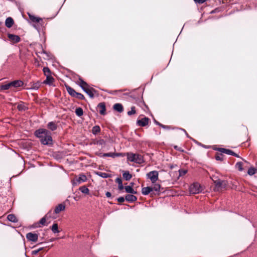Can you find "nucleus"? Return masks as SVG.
<instances>
[{"mask_svg":"<svg viewBox=\"0 0 257 257\" xmlns=\"http://www.w3.org/2000/svg\"><path fill=\"white\" fill-rule=\"evenodd\" d=\"M36 136L40 139L43 145H49L52 141L51 133L45 129H39L35 132Z\"/></svg>","mask_w":257,"mask_h":257,"instance_id":"obj_1","label":"nucleus"},{"mask_svg":"<svg viewBox=\"0 0 257 257\" xmlns=\"http://www.w3.org/2000/svg\"><path fill=\"white\" fill-rule=\"evenodd\" d=\"M79 85L82 89L90 96L91 98H93L94 92L96 91L93 88L90 87L88 84L84 81L82 79H79Z\"/></svg>","mask_w":257,"mask_h":257,"instance_id":"obj_2","label":"nucleus"},{"mask_svg":"<svg viewBox=\"0 0 257 257\" xmlns=\"http://www.w3.org/2000/svg\"><path fill=\"white\" fill-rule=\"evenodd\" d=\"M126 155L127 160L131 162L138 164H141L143 162L142 156L138 154L127 153Z\"/></svg>","mask_w":257,"mask_h":257,"instance_id":"obj_3","label":"nucleus"},{"mask_svg":"<svg viewBox=\"0 0 257 257\" xmlns=\"http://www.w3.org/2000/svg\"><path fill=\"white\" fill-rule=\"evenodd\" d=\"M86 180V176L83 174H81L79 176L75 177V178L72 180V183L73 186H76L85 182Z\"/></svg>","mask_w":257,"mask_h":257,"instance_id":"obj_4","label":"nucleus"},{"mask_svg":"<svg viewBox=\"0 0 257 257\" xmlns=\"http://www.w3.org/2000/svg\"><path fill=\"white\" fill-rule=\"evenodd\" d=\"M200 185L198 183H194L190 186L189 191L192 194H198L202 191Z\"/></svg>","mask_w":257,"mask_h":257,"instance_id":"obj_5","label":"nucleus"},{"mask_svg":"<svg viewBox=\"0 0 257 257\" xmlns=\"http://www.w3.org/2000/svg\"><path fill=\"white\" fill-rule=\"evenodd\" d=\"M159 173L157 171H153L147 174V177L150 179L153 184L158 180Z\"/></svg>","mask_w":257,"mask_h":257,"instance_id":"obj_6","label":"nucleus"},{"mask_svg":"<svg viewBox=\"0 0 257 257\" xmlns=\"http://www.w3.org/2000/svg\"><path fill=\"white\" fill-rule=\"evenodd\" d=\"M215 187L214 190L216 191H219L222 188H225L227 185V183L225 181H221L217 180L214 181Z\"/></svg>","mask_w":257,"mask_h":257,"instance_id":"obj_7","label":"nucleus"},{"mask_svg":"<svg viewBox=\"0 0 257 257\" xmlns=\"http://www.w3.org/2000/svg\"><path fill=\"white\" fill-rule=\"evenodd\" d=\"M26 238L30 241L36 242L38 239V235L36 233L29 232L26 234Z\"/></svg>","mask_w":257,"mask_h":257,"instance_id":"obj_8","label":"nucleus"},{"mask_svg":"<svg viewBox=\"0 0 257 257\" xmlns=\"http://www.w3.org/2000/svg\"><path fill=\"white\" fill-rule=\"evenodd\" d=\"M8 38L9 40L13 43H18L20 41V38L17 35L9 34Z\"/></svg>","mask_w":257,"mask_h":257,"instance_id":"obj_9","label":"nucleus"},{"mask_svg":"<svg viewBox=\"0 0 257 257\" xmlns=\"http://www.w3.org/2000/svg\"><path fill=\"white\" fill-rule=\"evenodd\" d=\"M149 119L148 117H144L142 119L138 120L137 121V124L139 126H145L147 125L149 123Z\"/></svg>","mask_w":257,"mask_h":257,"instance_id":"obj_10","label":"nucleus"},{"mask_svg":"<svg viewBox=\"0 0 257 257\" xmlns=\"http://www.w3.org/2000/svg\"><path fill=\"white\" fill-rule=\"evenodd\" d=\"M98 108L99 109V112L101 114L104 115L105 114V105L104 103H100L98 106Z\"/></svg>","mask_w":257,"mask_h":257,"instance_id":"obj_11","label":"nucleus"},{"mask_svg":"<svg viewBox=\"0 0 257 257\" xmlns=\"http://www.w3.org/2000/svg\"><path fill=\"white\" fill-rule=\"evenodd\" d=\"M113 108L115 110L119 112H121L123 110V106L120 103H115L114 104Z\"/></svg>","mask_w":257,"mask_h":257,"instance_id":"obj_12","label":"nucleus"},{"mask_svg":"<svg viewBox=\"0 0 257 257\" xmlns=\"http://www.w3.org/2000/svg\"><path fill=\"white\" fill-rule=\"evenodd\" d=\"M125 199L126 201H127L128 202H133L136 201L137 199V198L135 196L133 195V194H128V195H126Z\"/></svg>","mask_w":257,"mask_h":257,"instance_id":"obj_13","label":"nucleus"},{"mask_svg":"<svg viewBox=\"0 0 257 257\" xmlns=\"http://www.w3.org/2000/svg\"><path fill=\"white\" fill-rule=\"evenodd\" d=\"M14 24V21L13 19L9 17L8 18L5 22V25L8 28H11L12 27V26Z\"/></svg>","mask_w":257,"mask_h":257,"instance_id":"obj_14","label":"nucleus"},{"mask_svg":"<svg viewBox=\"0 0 257 257\" xmlns=\"http://www.w3.org/2000/svg\"><path fill=\"white\" fill-rule=\"evenodd\" d=\"M65 206L62 204H60L57 206L56 207V208L55 209V213L58 214L59 212H60L61 211L65 210Z\"/></svg>","mask_w":257,"mask_h":257,"instance_id":"obj_15","label":"nucleus"},{"mask_svg":"<svg viewBox=\"0 0 257 257\" xmlns=\"http://www.w3.org/2000/svg\"><path fill=\"white\" fill-rule=\"evenodd\" d=\"M12 87L17 88L22 86L23 84V82L21 80H16L11 82Z\"/></svg>","mask_w":257,"mask_h":257,"instance_id":"obj_16","label":"nucleus"},{"mask_svg":"<svg viewBox=\"0 0 257 257\" xmlns=\"http://www.w3.org/2000/svg\"><path fill=\"white\" fill-rule=\"evenodd\" d=\"M66 88L69 94L71 95L72 96L75 97L77 93L75 90L69 86H66Z\"/></svg>","mask_w":257,"mask_h":257,"instance_id":"obj_17","label":"nucleus"},{"mask_svg":"<svg viewBox=\"0 0 257 257\" xmlns=\"http://www.w3.org/2000/svg\"><path fill=\"white\" fill-rule=\"evenodd\" d=\"M151 192H152L151 187H144L142 189V193L144 195H148Z\"/></svg>","mask_w":257,"mask_h":257,"instance_id":"obj_18","label":"nucleus"},{"mask_svg":"<svg viewBox=\"0 0 257 257\" xmlns=\"http://www.w3.org/2000/svg\"><path fill=\"white\" fill-rule=\"evenodd\" d=\"M219 151L221 153H225L226 154L230 155H233V154H234V153L232 151L230 150L229 149H226L224 148H220L219 149Z\"/></svg>","mask_w":257,"mask_h":257,"instance_id":"obj_19","label":"nucleus"},{"mask_svg":"<svg viewBox=\"0 0 257 257\" xmlns=\"http://www.w3.org/2000/svg\"><path fill=\"white\" fill-rule=\"evenodd\" d=\"M54 81V78L50 75L46 76V79L44 81V83L51 85Z\"/></svg>","mask_w":257,"mask_h":257,"instance_id":"obj_20","label":"nucleus"},{"mask_svg":"<svg viewBox=\"0 0 257 257\" xmlns=\"http://www.w3.org/2000/svg\"><path fill=\"white\" fill-rule=\"evenodd\" d=\"M123 177L126 180L128 181L130 180L132 177V175L129 173L128 171H123V173L122 174Z\"/></svg>","mask_w":257,"mask_h":257,"instance_id":"obj_21","label":"nucleus"},{"mask_svg":"<svg viewBox=\"0 0 257 257\" xmlns=\"http://www.w3.org/2000/svg\"><path fill=\"white\" fill-rule=\"evenodd\" d=\"M48 127L51 131H55L57 129V126L55 122L52 121L48 124Z\"/></svg>","mask_w":257,"mask_h":257,"instance_id":"obj_22","label":"nucleus"},{"mask_svg":"<svg viewBox=\"0 0 257 257\" xmlns=\"http://www.w3.org/2000/svg\"><path fill=\"white\" fill-rule=\"evenodd\" d=\"M125 190L127 193H131L133 194L137 193V192L133 189L132 186H125Z\"/></svg>","mask_w":257,"mask_h":257,"instance_id":"obj_23","label":"nucleus"},{"mask_svg":"<svg viewBox=\"0 0 257 257\" xmlns=\"http://www.w3.org/2000/svg\"><path fill=\"white\" fill-rule=\"evenodd\" d=\"M29 18L33 22H37V23H38L40 21L42 20V19L40 18H38V17H36L34 16H33L32 15H30V14H29Z\"/></svg>","mask_w":257,"mask_h":257,"instance_id":"obj_24","label":"nucleus"},{"mask_svg":"<svg viewBox=\"0 0 257 257\" xmlns=\"http://www.w3.org/2000/svg\"><path fill=\"white\" fill-rule=\"evenodd\" d=\"M7 218L9 221L13 222H16L18 221L16 217L14 214H9Z\"/></svg>","mask_w":257,"mask_h":257,"instance_id":"obj_25","label":"nucleus"},{"mask_svg":"<svg viewBox=\"0 0 257 257\" xmlns=\"http://www.w3.org/2000/svg\"><path fill=\"white\" fill-rule=\"evenodd\" d=\"M79 190L81 192L85 194H88L89 192V189L85 186H83L79 188Z\"/></svg>","mask_w":257,"mask_h":257,"instance_id":"obj_26","label":"nucleus"},{"mask_svg":"<svg viewBox=\"0 0 257 257\" xmlns=\"http://www.w3.org/2000/svg\"><path fill=\"white\" fill-rule=\"evenodd\" d=\"M115 182L118 184V189L120 190L123 189V186L122 183L121 179L119 178H117L115 180Z\"/></svg>","mask_w":257,"mask_h":257,"instance_id":"obj_27","label":"nucleus"},{"mask_svg":"<svg viewBox=\"0 0 257 257\" xmlns=\"http://www.w3.org/2000/svg\"><path fill=\"white\" fill-rule=\"evenodd\" d=\"M105 141L103 140H99L98 141H96L94 144L100 146L101 148H103L105 146Z\"/></svg>","mask_w":257,"mask_h":257,"instance_id":"obj_28","label":"nucleus"},{"mask_svg":"<svg viewBox=\"0 0 257 257\" xmlns=\"http://www.w3.org/2000/svg\"><path fill=\"white\" fill-rule=\"evenodd\" d=\"M243 166V163L241 162H237L235 165V167L239 171H241L243 170L242 166Z\"/></svg>","mask_w":257,"mask_h":257,"instance_id":"obj_29","label":"nucleus"},{"mask_svg":"<svg viewBox=\"0 0 257 257\" xmlns=\"http://www.w3.org/2000/svg\"><path fill=\"white\" fill-rule=\"evenodd\" d=\"M152 191H155L156 192H159L160 189V185L158 184H155L153 187H151Z\"/></svg>","mask_w":257,"mask_h":257,"instance_id":"obj_30","label":"nucleus"},{"mask_svg":"<svg viewBox=\"0 0 257 257\" xmlns=\"http://www.w3.org/2000/svg\"><path fill=\"white\" fill-rule=\"evenodd\" d=\"M11 87H12L11 82L8 83L7 84L2 85L1 86V89L2 90H7L10 88Z\"/></svg>","mask_w":257,"mask_h":257,"instance_id":"obj_31","label":"nucleus"},{"mask_svg":"<svg viewBox=\"0 0 257 257\" xmlns=\"http://www.w3.org/2000/svg\"><path fill=\"white\" fill-rule=\"evenodd\" d=\"M75 113L78 116H81L83 115V111L81 107H78L76 109Z\"/></svg>","mask_w":257,"mask_h":257,"instance_id":"obj_32","label":"nucleus"},{"mask_svg":"<svg viewBox=\"0 0 257 257\" xmlns=\"http://www.w3.org/2000/svg\"><path fill=\"white\" fill-rule=\"evenodd\" d=\"M100 131V128L99 126L95 125L93 127L92 129V132L93 134H96L97 133H99Z\"/></svg>","mask_w":257,"mask_h":257,"instance_id":"obj_33","label":"nucleus"},{"mask_svg":"<svg viewBox=\"0 0 257 257\" xmlns=\"http://www.w3.org/2000/svg\"><path fill=\"white\" fill-rule=\"evenodd\" d=\"M51 229L54 233H58L59 232L58 229V225L56 223L53 224L51 227Z\"/></svg>","mask_w":257,"mask_h":257,"instance_id":"obj_34","label":"nucleus"},{"mask_svg":"<svg viewBox=\"0 0 257 257\" xmlns=\"http://www.w3.org/2000/svg\"><path fill=\"white\" fill-rule=\"evenodd\" d=\"M256 172V169L254 168H250L248 170V171H247V174L250 175V176H251V175H254Z\"/></svg>","mask_w":257,"mask_h":257,"instance_id":"obj_35","label":"nucleus"},{"mask_svg":"<svg viewBox=\"0 0 257 257\" xmlns=\"http://www.w3.org/2000/svg\"><path fill=\"white\" fill-rule=\"evenodd\" d=\"M43 72L46 76H50V71L48 67H44L43 68Z\"/></svg>","mask_w":257,"mask_h":257,"instance_id":"obj_36","label":"nucleus"},{"mask_svg":"<svg viewBox=\"0 0 257 257\" xmlns=\"http://www.w3.org/2000/svg\"><path fill=\"white\" fill-rule=\"evenodd\" d=\"M136 113V108L135 106H133L131 107V110L127 112V114L128 115H131L135 114Z\"/></svg>","mask_w":257,"mask_h":257,"instance_id":"obj_37","label":"nucleus"},{"mask_svg":"<svg viewBox=\"0 0 257 257\" xmlns=\"http://www.w3.org/2000/svg\"><path fill=\"white\" fill-rule=\"evenodd\" d=\"M102 156L110 157L114 158L115 157V153H104L102 155Z\"/></svg>","mask_w":257,"mask_h":257,"instance_id":"obj_38","label":"nucleus"},{"mask_svg":"<svg viewBox=\"0 0 257 257\" xmlns=\"http://www.w3.org/2000/svg\"><path fill=\"white\" fill-rule=\"evenodd\" d=\"M98 174L103 178H106L109 177V175L106 173L100 172Z\"/></svg>","mask_w":257,"mask_h":257,"instance_id":"obj_39","label":"nucleus"},{"mask_svg":"<svg viewBox=\"0 0 257 257\" xmlns=\"http://www.w3.org/2000/svg\"><path fill=\"white\" fill-rule=\"evenodd\" d=\"M75 97L81 100L84 99L85 98L83 94L78 92H77Z\"/></svg>","mask_w":257,"mask_h":257,"instance_id":"obj_40","label":"nucleus"},{"mask_svg":"<svg viewBox=\"0 0 257 257\" xmlns=\"http://www.w3.org/2000/svg\"><path fill=\"white\" fill-rule=\"evenodd\" d=\"M17 108L19 110H23L25 109V106L23 104H20L18 105Z\"/></svg>","mask_w":257,"mask_h":257,"instance_id":"obj_41","label":"nucleus"},{"mask_svg":"<svg viewBox=\"0 0 257 257\" xmlns=\"http://www.w3.org/2000/svg\"><path fill=\"white\" fill-rule=\"evenodd\" d=\"M179 176H182L186 174L187 173V170H180L179 171Z\"/></svg>","mask_w":257,"mask_h":257,"instance_id":"obj_42","label":"nucleus"},{"mask_svg":"<svg viewBox=\"0 0 257 257\" xmlns=\"http://www.w3.org/2000/svg\"><path fill=\"white\" fill-rule=\"evenodd\" d=\"M46 216H44L43 218H42L40 220V223L42 225H44L46 222Z\"/></svg>","mask_w":257,"mask_h":257,"instance_id":"obj_43","label":"nucleus"},{"mask_svg":"<svg viewBox=\"0 0 257 257\" xmlns=\"http://www.w3.org/2000/svg\"><path fill=\"white\" fill-rule=\"evenodd\" d=\"M117 201L119 202H123L124 201V198L123 197H120L117 198Z\"/></svg>","mask_w":257,"mask_h":257,"instance_id":"obj_44","label":"nucleus"},{"mask_svg":"<svg viewBox=\"0 0 257 257\" xmlns=\"http://www.w3.org/2000/svg\"><path fill=\"white\" fill-rule=\"evenodd\" d=\"M216 159L217 160H222V155H218L216 156L215 157Z\"/></svg>","mask_w":257,"mask_h":257,"instance_id":"obj_45","label":"nucleus"},{"mask_svg":"<svg viewBox=\"0 0 257 257\" xmlns=\"http://www.w3.org/2000/svg\"><path fill=\"white\" fill-rule=\"evenodd\" d=\"M39 250H38L37 249L36 250H34L32 251V254H33V255H36L38 253H39Z\"/></svg>","mask_w":257,"mask_h":257,"instance_id":"obj_46","label":"nucleus"},{"mask_svg":"<svg viewBox=\"0 0 257 257\" xmlns=\"http://www.w3.org/2000/svg\"><path fill=\"white\" fill-rule=\"evenodd\" d=\"M195 2H198L200 4H202L205 2V0H194Z\"/></svg>","mask_w":257,"mask_h":257,"instance_id":"obj_47","label":"nucleus"},{"mask_svg":"<svg viewBox=\"0 0 257 257\" xmlns=\"http://www.w3.org/2000/svg\"><path fill=\"white\" fill-rule=\"evenodd\" d=\"M157 124H159L160 126H161V127H162L163 128H168V126H166V125H164L159 122H157Z\"/></svg>","mask_w":257,"mask_h":257,"instance_id":"obj_48","label":"nucleus"},{"mask_svg":"<svg viewBox=\"0 0 257 257\" xmlns=\"http://www.w3.org/2000/svg\"><path fill=\"white\" fill-rule=\"evenodd\" d=\"M106 197H110L111 196V193L109 192H107L105 194Z\"/></svg>","mask_w":257,"mask_h":257,"instance_id":"obj_49","label":"nucleus"},{"mask_svg":"<svg viewBox=\"0 0 257 257\" xmlns=\"http://www.w3.org/2000/svg\"><path fill=\"white\" fill-rule=\"evenodd\" d=\"M122 156V154L120 153H115V157H119Z\"/></svg>","mask_w":257,"mask_h":257,"instance_id":"obj_50","label":"nucleus"},{"mask_svg":"<svg viewBox=\"0 0 257 257\" xmlns=\"http://www.w3.org/2000/svg\"><path fill=\"white\" fill-rule=\"evenodd\" d=\"M232 156H234L236 157H239V156L237 154H235V153H234V154H233Z\"/></svg>","mask_w":257,"mask_h":257,"instance_id":"obj_51","label":"nucleus"},{"mask_svg":"<svg viewBox=\"0 0 257 257\" xmlns=\"http://www.w3.org/2000/svg\"><path fill=\"white\" fill-rule=\"evenodd\" d=\"M43 249V247H41L39 249H38L37 250H39V252H40V251H41L42 249Z\"/></svg>","mask_w":257,"mask_h":257,"instance_id":"obj_52","label":"nucleus"},{"mask_svg":"<svg viewBox=\"0 0 257 257\" xmlns=\"http://www.w3.org/2000/svg\"><path fill=\"white\" fill-rule=\"evenodd\" d=\"M182 130H183V131H184L185 133H186V131H185V130L182 129ZM186 135H187V133H186Z\"/></svg>","mask_w":257,"mask_h":257,"instance_id":"obj_53","label":"nucleus"},{"mask_svg":"<svg viewBox=\"0 0 257 257\" xmlns=\"http://www.w3.org/2000/svg\"><path fill=\"white\" fill-rule=\"evenodd\" d=\"M175 149H177V146H175Z\"/></svg>","mask_w":257,"mask_h":257,"instance_id":"obj_54","label":"nucleus"},{"mask_svg":"<svg viewBox=\"0 0 257 257\" xmlns=\"http://www.w3.org/2000/svg\"><path fill=\"white\" fill-rule=\"evenodd\" d=\"M42 256H43L42 255H40V257H42Z\"/></svg>","mask_w":257,"mask_h":257,"instance_id":"obj_55","label":"nucleus"}]
</instances>
